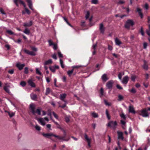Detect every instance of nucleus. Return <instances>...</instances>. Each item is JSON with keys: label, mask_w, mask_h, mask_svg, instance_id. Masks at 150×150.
I'll list each match as a JSON object with an SVG mask.
<instances>
[{"label": "nucleus", "mask_w": 150, "mask_h": 150, "mask_svg": "<svg viewBox=\"0 0 150 150\" xmlns=\"http://www.w3.org/2000/svg\"><path fill=\"white\" fill-rule=\"evenodd\" d=\"M29 108L33 115H35L36 113H37L39 115H41V112L42 110L41 108L38 107L35 111V105L33 103H31L30 105Z\"/></svg>", "instance_id": "1"}, {"label": "nucleus", "mask_w": 150, "mask_h": 150, "mask_svg": "<svg viewBox=\"0 0 150 150\" xmlns=\"http://www.w3.org/2000/svg\"><path fill=\"white\" fill-rule=\"evenodd\" d=\"M135 24L133 20L130 19H128L124 25L125 28L128 30H129L130 26L132 27Z\"/></svg>", "instance_id": "2"}, {"label": "nucleus", "mask_w": 150, "mask_h": 150, "mask_svg": "<svg viewBox=\"0 0 150 150\" xmlns=\"http://www.w3.org/2000/svg\"><path fill=\"white\" fill-rule=\"evenodd\" d=\"M137 113L143 117H146L149 116V115L147 112V110L146 109H144L141 111H138Z\"/></svg>", "instance_id": "3"}, {"label": "nucleus", "mask_w": 150, "mask_h": 150, "mask_svg": "<svg viewBox=\"0 0 150 150\" xmlns=\"http://www.w3.org/2000/svg\"><path fill=\"white\" fill-rule=\"evenodd\" d=\"M117 125V123L116 121L113 122V121H110L107 124V126L112 127L113 129H115L116 128V126Z\"/></svg>", "instance_id": "4"}, {"label": "nucleus", "mask_w": 150, "mask_h": 150, "mask_svg": "<svg viewBox=\"0 0 150 150\" xmlns=\"http://www.w3.org/2000/svg\"><path fill=\"white\" fill-rule=\"evenodd\" d=\"M42 134L45 138L50 139L51 138L50 137L51 136H54L55 137L57 138L58 137V135L54 134L53 133H43Z\"/></svg>", "instance_id": "5"}, {"label": "nucleus", "mask_w": 150, "mask_h": 150, "mask_svg": "<svg viewBox=\"0 0 150 150\" xmlns=\"http://www.w3.org/2000/svg\"><path fill=\"white\" fill-rule=\"evenodd\" d=\"M114 82L112 80H110L106 84L107 88L109 89L112 90V88L113 84Z\"/></svg>", "instance_id": "6"}, {"label": "nucleus", "mask_w": 150, "mask_h": 150, "mask_svg": "<svg viewBox=\"0 0 150 150\" xmlns=\"http://www.w3.org/2000/svg\"><path fill=\"white\" fill-rule=\"evenodd\" d=\"M24 51L25 53L32 56H35L36 55V54L34 52L30 51L26 49H24Z\"/></svg>", "instance_id": "7"}, {"label": "nucleus", "mask_w": 150, "mask_h": 150, "mask_svg": "<svg viewBox=\"0 0 150 150\" xmlns=\"http://www.w3.org/2000/svg\"><path fill=\"white\" fill-rule=\"evenodd\" d=\"M35 119L37 120L42 125L44 126L45 125V121L42 118H38L37 117H35Z\"/></svg>", "instance_id": "8"}, {"label": "nucleus", "mask_w": 150, "mask_h": 150, "mask_svg": "<svg viewBox=\"0 0 150 150\" xmlns=\"http://www.w3.org/2000/svg\"><path fill=\"white\" fill-rule=\"evenodd\" d=\"M129 80V77L127 76H125L123 78L122 83L123 84H127Z\"/></svg>", "instance_id": "9"}, {"label": "nucleus", "mask_w": 150, "mask_h": 150, "mask_svg": "<svg viewBox=\"0 0 150 150\" xmlns=\"http://www.w3.org/2000/svg\"><path fill=\"white\" fill-rule=\"evenodd\" d=\"M16 66L19 70H21L23 69V67L25 66V64H21L20 62H18L17 63Z\"/></svg>", "instance_id": "10"}, {"label": "nucleus", "mask_w": 150, "mask_h": 150, "mask_svg": "<svg viewBox=\"0 0 150 150\" xmlns=\"http://www.w3.org/2000/svg\"><path fill=\"white\" fill-rule=\"evenodd\" d=\"M99 30L100 31V33L104 34L105 28L104 27L103 24V23H101L100 24Z\"/></svg>", "instance_id": "11"}, {"label": "nucleus", "mask_w": 150, "mask_h": 150, "mask_svg": "<svg viewBox=\"0 0 150 150\" xmlns=\"http://www.w3.org/2000/svg\"><path fill=\"white\" fill-rule=\"evenodd\" d=\"M129 113H131L134 114L136 113H138V111H135L133 106H129Z\"/></svg>", "instance_id": "12"}, {"label": "nucleus", "mask_w": 150, "mask_h": 150, "mask_svg": "<svg viewBox=\"0 0 150 150\" xmlns=\"http://www.w3.org/2000/svg\"><path fill=\"white\" fill-rule=\"evenodd\" d=\"M118 134V139H121L122 140H123L124 137H123V133L122 132L118 131L117 132Z\"/></svg>", "instance_id": "13"}, {"label": "nucleus", "mask_w": 150, "mask_h": 150, "mask_svg": "<svg viewBox=\"0 0 150 150\" xmlns=\"http://www.w3.org/2000/svg\"><path fill=\"white\" fill-rule=\"evenodd\" d=\"M27 2L29 7L31 10H33V4L31 0H25Z\"/></svg>", "instance_id": "14"}, {"label": "nucleus", "mask_w": 150, "mask_h": 150, "mask_svg": "<svg viewBox=\"0 0 150 150\" xmlns=\"http://www.w3.org/2000/svg\"><path fill=\"white\" fill-rule=\"evenodd\" d=\"M28 83L29 85H30L32 87L35 88V83L31 80H29L28 81Z\"/></svg>", "instance_id": "15"}, {"label": "nucleus", "mask_w": 150, "mask_h": 150, "mask_svg": "<svg viewBox=\"0 0 150 150\" xmlns=\"http://www.w3.org/2000/svg\"><path fill=\"white\" fill-rule=\"evenodd\" d=\"M101 79L103 82H105L108 79L106 74H104L101 77Z\"/></svg>", "instance_id": "16"}, {"label": "nucleus", "mask_w": 150, "mask_h": 150, "mask_svg": "<svg viewBox=\"0 0 150 150\" xmlns=\"http://www.w3.org/2000/svg\"><path fill=\"white\" fill-rule=\"evenodd\" d=\"M10 87L9 85H8L7 86H5L4 87L3 89L4 90V91L7 93H8L9 94H10L11 92H10L9 89H8V88H9Z\"/></svg>", "instance_id": "17"}, {"label": "nucleus", "mask_w": 150, "mask_h": 150, "mask_svg": "<svg viewBox=\"0 0 150 150\" xmlns=\"http://www.w3.org/2000/svg\"><path fill=\"white\" fill-rule=\"evenodd\" d=\"M33 24V21H30L29 23H24L23 25L25 27H30Z\"/></svg>", "instance_id": "18"}, {"label": "nucleus", "mask_w": 150, "mask_h": 150, "mask_svg": "<svg viewBox=\"0 0 150 150\" xmlns=\"http://www.w3.org/2000/svg\"><path fill=\"white\" fill-rule=\"evenodd\" d=\"M52 63V61L51 59H49L48 60L46 61L44 63L45 65H47L51 64Z\"/></svg>", "instance_id": "19"}, {"label": "nucleus", "mask_w": 150, "mask_h": 150, "mask_svg": "<svg viewBox=\"0 0 150 150\" xmlns=\"http://www.w3.org/2000/svg\"><path fill=\"white\" fill-rule=\"evenodd\" d=\"M144 64L143 66V67L144 69L147 70L148 69V66L146 64V60L144 61Z\"/></svg>", "instance_id": "20"}, {"label": "nucleus", "mask_w": 150, "mask_h": 150, "mask_svg": "<svg viewBox=\"0 0 150 150\" xmlns=\"http://www.w3.org/2000/svg\"><path fill=\"white\" fill-rule=\"evenodd\" d=\"M66 95H67L65 93L60 94V99L62 101H64V99L65 98Z\"/></svg>", "instance_id": "21"}, {"label": "nucleus", "mask_w": 150, "mask_h": 150, "mask_svg": "<svg viewBox=\"0 0 150 150\" xmlns=\"http://www.w3.org/2000/svg\"><path fill=\"white\" fill-rule=\"evenodd\" d=\"M115 42L116 44L118 45H120L122 44L121 42L117 38H116L115 39Z\"/></svg>", "instance_id": "22"}, {"label": "nucleus", "mask_w": 150, "mask_h": 150, "mask_svg": "<svg viewBox=\"0 0 150 150\" xmlns=\"http://www.w3.org/2000/svg\"><path fill=\"white\" fill-rule=\"evenodd\" d=\"M52 92V91L51 90L50 88H47L46 89V91L45 93L46 95H47L48 94Z\"/></svg>", "instance_id": "23"}, {"label": "nucleus", "mask_w": 150, "mask_h": 150, "mask_svg": "<svg viewBox=\"0 0 150 150\" xmlns=\"http://www.w3.org/2000/svg\"><path fill=\"white\" fill-rule=\"evenodd\" d=\"M139 32L141 33V35L144 36V33L143 30V28L142 26L141 27L139 31Z\"/></svg>", "instance_id": "24"}, {"label": "nucleus", "mask_w": 150, "mask_h": 150, "mask_svg": "<svg viewBox=\"0 0 150 150\" xmlns=\"http://www.w3.org/2000/svg\"><path fill=\"white\" fill-rule=\"evenodd\" d=\"M100 96L101 97L103 95L104 89L103 87H101L100 90Z\"/></svg>", "instance_id": "25"}, {"label": "nucleus", "mask_w": 150, "mask_h": 150, "mask_svg": "<svg viewBox=\"0 0 150 150\" xmlns=\"http://www.w3.org/2000/svg\"><path fill=\"white\" fill-rule=\"evenodd\" d=\"M118 97L117 100L118 101H121L124 99V97L121 95L119 94L118 96Z\"/></svg>", "instance_id": "26"}, {"label": "nucleus", "mask_w": 150, "mask_h": 150, "mask_svg": "<svg viewBox=\"0 0 150 150\" xmlns=\"http://www.w3.org/2000/svg\"><path fill=\"white\" fill-rule=\"evenodd\" d=\"M105 114L108 120H110V115L108 109L106 110Z\"/></svg>", "instance_id": "27"}, {"label": "nucleus", "mask_w": 150, "mask_h": 150, "mask_svg": "<svg viewBox=\"0 0 150 150\" xmlns=\"http://www.w3.org/2000/svg\"><path fill=\"white\" fill-rule=\"evenodd\" d=\"M131 80L132 81L135 82V79L136 78V76L132 74L131 75Z\"/></svg>", "instance_id": "28"}, {"label": "nucleus", "mask_w": 150, "mask_h": 150, "mask_svg": "<svg viewBox=\"0 0 150 150\" xmlns=\"http://www.w3.org/2000/svg\"><path fill=\"white\" fill-rule=\"evenodd\" d=\"M57 139L59 140H62L63 141H68L69 140L70 138H69L68 139H66L64 138V137H60V136H58Z\"/></svg>", "instance_id": "29"}, {"label": "nucleus", "mask_w": 150, "mask_h": 150, "mask_svg": "<svg viewBox=\"0 0 150 150\" xmlns=\"http://www.w3.org/2000/svg\"><path fill=\"white\" fill-rule=\"evenodd\" d=\"M31 98L34 100H36L37 98V95L35 94H33L32 96H31Z\"/></svg>", "instance_id": "30"}, {"label": "nucleus", "mask_w": 150, "mask_h": 150, "mask_svg": "<svg viewBox=\"0 0 150 150\" xmlns=\"http://www.w3.org/2000/svg\"><path fill=\"white\" fill-rule=\"evenodd\" d=\"M50 70L52 72L54 73L55 71V69L54 66H50L49 67Z\"/></svg>", "instance_id": "31"}, {"label": "nucleus", "mask_w": 150, "mask_h": 150, "mask_svg": "<svg viewBox=\"0 0 150 150\" xmlns=\"http://www.w3.org/2000/svg\"><path fill=\"white\" fill-rule=\"evenodd\" d=\"M23 32L26 34L29 35L30 33V31L28 29L26 28L24 30Z\"/></svg>", "instance_id": "32"}, {"label": "nucleus", "mask_w": 150, "mask_h": 150, "mask_svg": "<svg viewBox=\"0 0 150 150\" xmlns=\"http://www.w3.org/2000/svg\"><path fill=\"white\" fill-rule=\"evenodd\" d=\"M74 70V69H73L71 70H69L67 72V74L69 76H71V74L73 73Z\"/></svg>", "instance_id": "33"}, {"label": "nucleus", "mask_w": 150, "mask_h": 150, "mask_svg": "<svg viewBox=\"0 0 150 150\" xmlns=\"http://www.w3.org/2000/svg\"><path fill=\"white\" fill-rule=\"evenodd\" d=\"M146 32L147 35L150 37V24L149 25V29L146 30Z\"/></svg>", "instance_id": "34"}, {"label": "nucleus", "mask_w": 150, "mask_h": 150, "mask_svg": "<svg viewBox=\"0 0 150 150\" xmlns=\"http://www.w3.org/2000/svg\"><path fill=\"white\" fill-rule=\"evenodd\" d=\"M59 61L61 67L63 69L64 68V66L63 64V61L61 59H60Z\"/></svg>", "instance_id": "35"}, {"label": "nucleus", "mask_w": 150, "mask_h": 150, "mask_svg": "<svg viewBox=\"0 0 150 150\" xmlns=\"http://www.w3.org/2000/svg\"><path fill=\"white\" fill-rule=\"evenodd\" d=\"M18 1L20 2L21 4L24 7H26L25 4L23 1L22 0H18Z\"/></svg>", "instance_id": "36"}, {"label": "nucleus", "mask_w": 150, "mask_h": 150, "mask_svg": "<svg viewBox=\"0 0 150 150\" xmlns=\"http://www.w3.org/2000/svg\"><path fill=\"white\" fill-rule=\"evenodd\" d=\"M90 13L89 11H88L86 12V15L85 18L86 20L88 19L89 18V16L90 15Z\"/></svg>", "instance_id": "37"}, {"label": "nucleus", "mask_w": 150, "mask_h": 150, "mask_svg": "<svg viewBox=\"0 0 150 150\" xmlns=\"http://www.w3.org/2000/svg\"><path fill=\"white\" fill-rule=\"evenodd\" d=\"M6 32L7 33H8L10 35H14V33L11 30H7L6 31Z\"/></svg>", "instance_id": "38"}, {"label": "nucleus", "mask_w": 150, "mask_h": 150, "mask_svg": "<svg viewBox=\"0 0 150 150\" xmlns=\"http://www.w3.org/2000/svg\"><path fill=\"white\" fill-rule=\"evenodd\" d=\"M24 8L25 9V12H26L28 14L30 15V11L28 8H26V7H24Z\"/></svg>", "instance_id": "39"}, {"label": "nucleus", "mask_w": 150, "mask_h": 150, "mask_svg": "<svg viewBox=\"0 0 150 150\" xmlns=\"http://www.w3.org/2000/svg\"><path fill=\"white\" fill-rule=\"evenodd\" d=\"M92 115L94 118L98 117V115L95 112H93L92 113Z\"/></svg>", "instance_id": "40"}, {"label": "nucleus", "mask_w": 150, "mask_h": 150, "mask_svg": "<svg viewBox=\"0 0 150 150\" xmlns=\"http://www.w3.org/2000/svg\"><path fill=\"white\" fill-rule=\"evenodd\" d=\"M26 83L25 81H21L20 83V85L22 87H24L25 86Z\"/></svg>", "instance_id": "41"}, {"label": "nucleus", "mask_w": 150, "mask_h": 150, "mask_svg": "<svg viewBox=\"0 0 150 150\" xmlns=\"http://www.w3.org/2000/svg\"><path fill=\"white\" fill-rule=\"evenodd\" d=\"M36 73L37 74L39 75H41L42 74L40 71L39 70V69L38 68L36 69Z\"/></svg>", "instance_id": "42"}, {"label": "nucleus", "mask_w": 150, "mask_h": 150, "mask_svg": "<svg viewBox=\"0 0 150 150\" xmlns=\"http://www.w3.org/2000/svg\"><path fill=\"white\" fill-rule=\"evenodd\" d=\"M84 67V66H83V65H79V66H73L72 67L73 68H77L78 69L80 67Z\"/></svg>", "instance_id": "43"}, {"label": "nucleus", "mask_w": 150, "mask_h": 150, "mask_svg": "<svg viewBox=\"0 0 150 150\" xmlns=\"http://www.w3.org/2000/svg\"><path fill=\"white\" fill-rule=\"evenodd\" d=\"M120 117L123 118L124 120H126V117L125 115L123 113H122L120 115Z\"/></svg>", "instance_id": "44"}, {"label": "nucleus", "mask_w": 150, "mask_h": 150, "mask_svg": "<svg viewBox=\"0 0 150 150\" xmlns=\"http://www.w3.org/2000/svg\"><path fill=\"white\" fill-rule=\"evenodd\" d=\"M130 92L133 94H135L136 93V91L134 88H132L130 91Z\"/></svg>", "instance_id": "45"}, {"label": "nucleus", "mask_w": 150, "mask_h": 150, "mask_svg": "<svg viewBox=\"0 0 150 150\" xmlns=\"http://www.w3.org/2000/svg\"><path fill=\"white\" fill-rule=\"evenodd\" d=\"M0 12L2 14L5 15L6 14L2 8H0Z\"/></svg>", "instance_id": "46"}, {"label": "nucleus", "mask_w": 150, "mask_h": 150, "mask_svg": "<svg viewBox=\"0 0 150 150\" xmlns=\"http://www.w3.org/2000/svg\"><path fill=\"white\" fill-rule=\"evenodd\" d=\"M85 139H86L87 142H88L90 141H91V139H89L87 135L86 134H85Z\"/></svg>", "instance_id": "47"}, {"label": "nucleus", "mask_w": 150, "mask_h": 150, "mask_svg": "<svg viewBox=\"0 0 150 150\" xmlns=\"http://www.w3.org/2000/svg\"><path fill=\"white\" fill-rule=\"evenodd\" d=\"M52 113L53 114V115H54V117L57 120H58V116L53 111L52 112Z\"/></svg>", "instance_id": "48"}, {"label": "nucleus", "mask_w": 150, "mask_h": 150, "mask_svg": "<svg viewBox=\"0 0 150 150\" xmlns=\"http://www.w3.org/2000/svg\"><path fill=\"white\" fill-rule=\"evenodd\" d=\"M104 102L105 104L107 106H110L111 105V103H108L106 100H104Z\"/></svg>", "instance_id": "49"}, {"label": "nucleus", "mask_w": 150, "mask_h": 150, "mask_svg": "<svg viewBox=\"0 0 150 150\" xmlns=\"http://www.w3.org/2000/svg\"><path fill=\"white\" fill-rule=\"evenodd\" d=\"M48 42L49 43V45L50 46H51L52 45H54V43H53L52 40L50 39L48 40Z\"/></svg>", "instance_id": "50"}, {"label": "nucleus", "mask_w": 150, "mask_h": 150, "mask_svg": "<svg viewBox=\"0 0 150 150\" xmlns=\"http://www.w3.org/2000/svg\"><path fill=\"white\" fill-rule=\"evenodd\" d=\"M116 86L117 88L119 89V90H122L123 89V88L122 87H121L120 85L118 84H117L116 85Z\"/></svg>", "instance_id": "51"}, {"label": "nucleus", "mask_w": 150, "mask_h": 150, "mask_svg": "<svg viewBox=\"0 0 150 150\" xmlns=\"http://www.w3.org/2000/svg\"><path fill=\"white\" fill-rule=\"evenodd\" d=\"M28 68L27 67H25L24 68V73L27 74L28 73Z\"/></svg>", "instance_id": "52"}, {"label": "nucleus", "mask_w": 150, "mask_h": 150, "mask_svg": "<svg viewBox=\"0 0 150 150\" xmlns=\"http://www.w3.org/2000/svg\"><path fill=\"white\" fill-rule=\"evenodd\" d=\"M98 0H92L91 2L92 4H97L98 3Z\"/></svg>", "instance_id": "53"}, {"label": "nucleus", "mask_w": 150, "mask_h": 150, "mask_svg": "<svg viewBox=\"0 0 150 150\" xmlns=\"http://www.w3.org/2000/svg\"><path fill=\"white\" fill-rule=\"evenodd\" d=\"M35 128L38 131H40L41 130L40 127V126H38L37 125H36L35 126Z\"/></svg>", "instance_id": "54"}, {"label": "nucleus", "mask_w": 150, "mask_h": 150, "mask_svg": "<svg viewBox=\"0 0 150 150\" xmlns=\"http://www.w3.org/2000/svg\"><path fill=\"white\" fill-rule=\"evenodd\" d=\"M62 131H63V133H64V135L62 137L60 136V137H64V138H65V137H66V136H67L66 133L64 130L63 129Z\"/></svg>", "instance_id": "55"}, {"label": "nucleus", "mask_w": 150, "mask_h": 150, "mask_svg": "<svg viewBox=\"0 0 150 150\" xmlns=\"http://www.w3.org/2000/svg\"><path fill=\"white\" fill-rule=\"evenodd\" d=\"M147 43L146 42H144L143 44V48L144 49H146V48L147 46Z\"/></svg>", "instance_id": "56"}, {"label": "nucleus", "mask_w": 150, "mask_h": 150, "mask_svg": "<svg viewBox=\"0 0 150 150\" xmlns=\"http://www.w3.org/2000/svg\"><path fill=\"white\" fill-rule=\"evenodd\" d=\"M31 49L35 52H36L37 51V49L35 47L30 46Z\"/></svg>", "instance_id": "57"}, {"label": "nucleus", "mask_w": 150, "mask_h": 150, "mask_svg": "<svg viewBox=\"0 0 150 150\" xmlns=\"http://www.w3.org/2000/svg\"><path fill=\"white\" fill-rule=\"evenodd\" d=\"M58 54L59 57V58H63V54L61 53V52L59 51L58 52Z\"/></svg>", "instance_id": "58"}, {"label": "nucleus", "mask_w": 150, "mask_h": 150, "mask_svg": "<svg viewBox=\"0 0 150 150\" xmlns=\"http://www.w3.org/2000/svg\"><path fill=\"white\" fill-rule=\"evenodd\" d=\"M65 119L66 122L67 123H68L70 121L69 118L67 116L65 117Z\"/></svg>", "instance_id": "59"}, {"label": "nucleus", "mask_w": 150, "mask_h": 150, "mask_svg": "<svg viewBox=\"0 0 150 150\" xmlns=\"http://www.w3.org/2000/svg\"><path fill=\"white\" fill-rule=\"evenodd\" d=\"M97 42H96V43L94 45H93L92 46V48L94 50H96V47L97 46Z\"/></svg>", "instance_id": "60"}, {"label": "nucleus", "mask_w": 150, "mask_h": 150, "mask_svg": "<svg viewBox=\"0 0 150 150\" xmlns=\"http://www.w3.org/2000/svg\"><path fill=\"white\" fill-rule=\"evenodd\" d=\"M14 70L13 69L9 70L8 71V72L11 74H13L14 73Z\"/></svg>", "instance_id": "61"}, {"label": "nucleus", "mask_w": 150, "mask_h": 150, "mask_svg": "<svg viewBox=\"0 0 150 150\" xmlns=\"http://www.w3.org/2000/svg\"><path fill=\"white\" fill-rule=\"evenodd\" d=\"M144 7L146 10H148L149 9V5L148 4L146 3L144 6Z\"/></svg>", "instance_id": "62"}, {"label": "nucleus", "mask_w": 150, "mask_h": 150, "mask_svg": "<svg viewBox=\"0 0 150 150\" xmlns=\"http://www.w3.org/2000/svg\"><path fill=\"white\" fill-rule=\"evenodd\" d=\"M18 0H13V2L17 7L19 6V5L18 4Z\"/></svg>", "instance_id": "63"}, {"label": "nucleus", "mask_w": 150, "mask_h": 150, "mask_svg": "<svg viewBox=\"0 0 150 150\" xmlns=\"http://www.w3.org/2000/svg\"><path fill=\"white\" fill-rule=\"evenodd\" d=\"M5 47L7 48V50H9L10 49V46L8 44L5 45Z\"/></svg>", "instance_id": "64"}]
</instances>
